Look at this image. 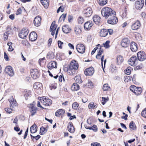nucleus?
Wrapping results in <instances>:
<instances>
[{
  "mask_svg": "<svg viewBox=\"0 0 146 146\" xmlns=\"http://www.w3.org/2000/svg\"><path fill=\"white\" fill-rule=\"evenodd\" d=\"M63 79L64 81H65L64 79V77L61 76L60 75V76L59 77V80L60 82H62V80Z\"/></svg>",
  "mask_w": 146,
  "mask_h": 146,
  "instance_id": "obj_60",
  "label": "nucleus"
},
{
  "mask_svg": "<svg viewBox=\"0 0 146 146\" xmlns=\"http://www.w3.org/2000/svg\"><path fill=\"white\" fill-rule=\"evenodd\" d=\"M41 3L44 7L47 8L49 6V0H40Z\"/></svg>",
  "mask_w": 146,
  "mask_h": 146,
  "instance_id": "obj_28",
  "label": "nucleus"
},
{
  "mask_svg": "<svg viewBox=\"0 0 146 146\" xmlns=\"http://www.w3.org/2000/svg\"><path fill=\"white\" fill-rule=\"evenodd\" d=\"M72 90H77L79 89V86L76 83L73 84L71 87Z\"/></svg>",
  "mask_w": 146,
  "mask_h": 146,
  "instance_id": "obj_34",
  "label": "nucleus"
},
{
  "mask_svg": "<svg viewBox=\"0 0 146 146\" xmlns=\"http://www.w3.org/2000/svg\"><path fill=\"white\" fill-rule=\"evenodd\" d=\"M64 113V111L62 109L58 110L55 113V115L56 116H59L61 115H62Z\"/></svg>",
  "mask_w": 146,
  "mask_h": 146,
  "instance_id": "obj_35",
  "label": "nucleus"
},
{
  "mask_svg": "<svg viewBox=\"0 0 146 146\" xmlns=\"http://www.w3.org/2000/svg\"><path fill=\"white\" fill-rule=\"evenodd\" d=\"M129 128L132 130H135L136 129V127L135 123L133 121L131 122L129 124Z\"/></svg>",
  "mask_w": 146,
  "mask_h": 146,
  "instance_id": "obj_39",
  "label": "nucleus"
},
{
  "mask_svg": "<svg viewBox=\"0 0 146 146\" xmlns=\"http://www.w3.org/2000/svg\"><path fill=\"white\" fill-rule=\"evenodd\" d=\"M94 68L91 67L85 70L84 73L86 76H92L94 73Z\"/></svg>",
  "mask_w": 146,
  "mask_h": 146,
  "instance_id": "obj_13",
  "label": "nucleus"
},
{
  "mask_svg": "<svg viewBox=\"0 0 146 146\" xmlns=\"http://www.w3.org/2000/svg\"><path fill=\"white\" fill-rule=\"evenodd\" d=\"M132 70V68L130 67H128L126 69V72L125 73L127 75H129Z\"/></svg>",
  "mask_w": 146,
  "mask_h": 146,
  "instance_id": "obj_48",
  "label": "nucleus"
},
{
  "mask_svg": "<svg viewBox=\"0 0 146 146\" xmlns=\"http://www.w3.org/2000/svg\"><path fill=\"white\" fill-rule=\"evenodd\" d=\"M77 51L79 53L83 54L85 51V47L84 44H78L76 46Z\"/></svg>",
  "mask_w": 146,
  "mask_h": 146,
  "instance_id": "obj_5",
  "label": "nucleus"
},
{
  "mask_svg": "<svg viewBox=\"0 0 146 146\" xmlns=\"http://www.w3.org/2000/svg\"><path fill=\"white\" fill-rule=\"evenodd\" d=\"M102 104L103 105H104L107 102L108 100V98H106L104 97H102Z\"/></svg>",
  "mask_w": 146,
  "mask_h": 146,
  "instance_id": "obj_50",
  "label": "nucleus"
},
{
  "mask_svg": "<svg viewBox=\"0 0 146 146\" xmlns=\"http://www.w3.org/2000/svg\"><path fill=\"white\" fill-rule=\"evenodd\" d=\"M48 67L49 69H51L52 68H56V62L54 61L50 62L48 65Z\"/></svg>",
  "mask_w": 146,
  "mask_h": 146,
  "instance_id": "obj_23",
  "label": "nucleus"
},
{
  "mask_svg": "<svg viewBox=\"0 0 146 146\" xmlns=\"http://www.w3.org/2000/svg\"><path fill=\"white\" fill-rule=\"evenodd\" d=\"M125 79L124 80V81L125 82H127L128 81V80L129 79H130V76H126V77H125Z\"/></svg>",
  "mask_w": 146,
  "mask_h": 146,
  "instance_id": "obj_64",
  "label": "nucleus"
},
{
  "mask_svg": "<svg viewBox=\"0 0 146 146\" xmlns=\"http://www.w3.org/2000/svg\"><path fill=\"white\" fill-rule=\"evenodd\" d=\"M108 33V31L106 29H102L100 32V35L102 37H105Z\"/></svg>",
  "mask_w": 146,
  "mask_h": 146,
  "instance_id": "obj_26",
  "label": "nucleus"
},
{
  "mask_svg": "<svg viewBox=\"0 0 146 146\" xmlns=\"http://www.w3.org/2000/svg\"><path fill=\"white\" fill-rule=\"evenodd\" d=\"M115 16L113 15L108 18L109 19L108 21V23L113 25L116 23L118 21V19Z\"/></svg>",
  "mask_w": 146,
  "mask_h": 146,
  "instance_id": "obj_10",
  "label": "nucleus"
},
{
  "mask_svg": "<svg viewBox=\"0 0 146 146\" xmlns=\"http://www.w3.org/2000/svg\"><path fill=\"white\" fill-rule=\"evenodd\" d=\"M74 80L76 82L78 83H81L82 82V81L81 80V76L80 75L76 76L74 78Z\"/></svg>",
  "mask_w": 146,
  "mask_h": 146,
  "instance_id": "obj_38",
  "label": "nucleus"
},
{
  "mask_svg": "<svg viewBox=\"0 0 146 146\" xmlns=\"http://www.w3.org/2000/svg\"><path fill=\"white\" fill-rule=\"evenodd\" d=\"M93 19L94 22L96 24L98 25L100 22L101 18L99 16L95 15L93 17Z\"/></svg>",
  "mask_w": 146,
  "mask_h": 146,
  "instance_id": "obj_27",
  "label": "nucleus"
},
{
  "mask_svg": "<svg viewBox=\"0 0 146 146\" xmlns=\"http://www.w3.org/2000/svg\"><path fill=\"white\" fill-rule=\"evenodd\" d=\"M13 34V30L10 28L8 29L7 32L4 33V39L6 40L8 36H10Z\"/></svg>",
  "mask_w": 146,
  "mask_h": 146,
  "instance_id": "obj_14",
  "label": "nucleus"
},
{
  "mask_svg": "<svg viewBox=\"0 0 146 146\" xmlns=\"http://www.w3.org/2000/svg\"><path fill=\"white\" fill-rule=\"evenodd\" d=\"M64 7L63 6H60L59 8L57 9V13H58L60 11L62 12H64Z\"/></svg>",
  "mask_w": 146,
  "mask_h": 146,
  "instance_id": "obj_51",
  "label": "nucleus"
},
{
  "mask_svg": "<svg viewBox=\"0 0 146 146\" xmlns=\"http://www.w3.org/2000/svg\"><path fill=\"white\" fill-rule=\"evenodd\" d=\"M78 64L77 62L75 60L72 61L67 68L66 67L64 70H66L69 74L73 75L77 72Z\"/></svg>",
  "mask_w": 146,
  "mask_h": 146,
  "instance_id": "obj_1",
  "label": "nucleus"
},
{
  "mask_svg": "<svg viewBox=\"0 0 146 146\" xmlns=\"http://www.w3.org/2000/svg\"><path fill=\"white\" fill-rule=\"evenodd\" d=\"M57 84L56 83H54L51 84L50 86L51 90L56 89L57 87Z\"/></svg>",
  "mask_w": 146,
  "mask_h": 146,
  "instance_id": "obj_47",
  "label": "nucleus"
},
{
  "mask_svg": "<svg viewBox=\"0 0 146 146\" xmlns=\"http://www.w3.org/2000/svg\"><path fill=\"white\" fill-rule=\"evenodd\" d=\"M137 61L136 57L135 56H133L128 61V64L132 66H134L136 65L135 62Z\"/></svg>",
  "mask_w": 146,
  "mask_h": 146,
  "instance_id": "obj_15",
  "label": "nucleus"
},
{
  "mask_svg": "<svg viewBox=\"0 0 146 146\" xmlns=\"http://www.w3.org/2000/svg\"><path fill=\"white\" fill-rule=\"evenodd\" d=\"M68 46L70 48V49H74V47L73 44L71 43H69L68 44Z\"/></svg>",
  "mask_w": 146,
  "mask_h": 146,
  "instance_id": "obj_62",
  "label": "nucleus"
},
{
  "mask_svg": "<svg viewBox=\"0 0 146 146\" xmlns=\"http://www.w3.org/2000/svg\"><path fill=\"white\" fill-rule=\"evenodd\" d=\"M68 130L71 133H73L74 131V128L72 124L69 123L68 124Z\"/></svg>",
  "mask_w": 146,
  "mask_h": 146,
  "instance_id": "obj_24",
  "label": "nucleus"
},
{
  "mask_svg": "<svg viewBox=\"0 0 146 146\" xmlns=\"http://www.w3.org/2000/svg\"><path fill=\"white\" fill-rule=\"evenodd\" d=\"M96 106V104H94L93 102H92L89 104L88 107L89 109L90 108H94Z\"/></svg>",
  "mask_w": 146,
  "mask_h": 146,
  "instance_id": "obj_46",
  "label": "nucleus"
},
{
  "mask_svg": "<svg viewBox=\"0 0 146 146\" xmlns=\"http://www.w3.org/2000/svg\"><path fill=\"white\" fill-rule=\"evenodd\" d=\"M22 12V11L21 9L20 8H19L17 9L16 14L17 15H19L21 14Z\"/></svg>",
  "mask_w": 146,
  "mask_h": 146,
  "instance_id": "obj_56",
  "label": "nucleus"
},
{
  "mask_svg": "<svg viewBox=\"0 0 146 146\" xmlns=\"http://www.w3.org/2000/svg\"><path fill=\"white\" fill-rule=\"evenodd\" d=\"M110 87L108 86V84H104L103 87V89L104 91L108 90L110 88Z\"/></svg>",
  "mask_w": 146,
  "mask_h": 146,
  "instance_id": "obj_45",
  "label": "nucleus"
},
{
  "mask_svg": "<svg viewBox=\"0 0 146 146\" xmlns=\"http://www.w3.org/2000/svg\"><path fill=\"white\" fill-rule=\"evenodd\" d=\"M103 51V49L101 48V47H100V48H99V50H98V54L96 56V57L97 59H100V55L102 54Z\"/></svg>",
  "mask_w": 146,
  "mask_h": 146,
  "instance_id": "obj_36",
  "label": "nucleus"
},
{
  "mask_svg": "<svg viewBox=\"0 0 146 146\" xmlns=\"http://www.w3.org/2000/svg\"><path fill=\"white\" fill-rule=\"evenodd\" d=\"M9 18L13 20L14 19L15 17V15L14 14H12L9 16Z\"/></svg>",
  "mask_w": 146,
  "mask_h": 146,
  "instance_id": "obj_61",
  "label": "nucleus"
},
{
  "mask_svg": "<svg viewBox=\"0 0 146 146\" xmlns=\"http://www.w3.org/2000/svg\"><path fill=\"white\" fill-rule=\"evenodd\" d=\"M91 146H101L100 143H93L91 144Z\"/></svg>",
  "mask_w": 146,
  "mask_h": 146,
  "instance_id": "obj_59",
  "label": "nucleus"
},
{
  "mask_svg": "<svg viewBox=\"0 0 146 146\" xmlns=\"http://www.w3.org/2000/svg\"><path fill=\"white\" fill-rule=\"evenodd\" d=\"M88 86L90 88L92 87L93 86V84L91 81H88Z\"/></svg>",
  "mask_w": 146,
  "mask_h": 146,
  "instance_id": "obj_58",
  "label": "nucleus"
},
{
  "mask_svg": "<svg viewBox=\"0 0 146 146\" xmlns=\"http://www.w3.org/2000/svg\"><path fill=\"white\" fill-rule=\"evenodd\" d=\"M42 86V84L39 82H36L33 85L34 89L37 90L41 89Z\"/></svg>",
  "mask_w": 146,
  "mask_h": 146,
  "instance_id": "obj_29",
  "label": "nucleus"
},
{
  "mask_svg": "<svg viewBox=\"0 0 146 146\" xmlns=\"http://www.w3.org/2000/svg\"><path fill=\"white\" fill-rule=\"evenodd\" d=\"M142 89L141 87H136L135 90H134V93L136 95H140L142 92Z\"/></svg>",
  "mask_w": 146,
  "mask_h": 146,
  "instance_id": "obj_31",
  "label": "nucleus"
},
{
  "mask_svg": "<svg viewBox=\"0 0 146 146\" xmlns=\"http://www.w3.org/2000/svg\"><path fill=\"white\" fill-rule=\"evenodd\" d=\"M58 47L60 49H62V46L64 44L63 42L60 40H58Z\"/></svg>",
  "mask_w": 146,
  "mask_h": 146,
  "instance_id": "obj_52",
  "label": "nucleus"
},
{
  "mask_svg": "<svg viewBox=\"0 0 146 146\" xmlns=\"http://www.w3.org/2000/svg\"><path fill=\"white\" fill-rule=\"evenodd\" d=\"M141 114L143 117L146 118V108L142 111Z\"/></svg>",
  "mask_w": 146,
  "mask_h": 146,
  "instance_id": "obj_54",
  "label": "nucleus"
},
{
  "mask_svg": "<svg viewBox=\"0 0 146 146\" xmlns=\"http://www.w3.org/2000/svg\"><path fill=\"white\" fill-rule=\"evenodd\" d=\"M137 57L139 61H143L146 59V54L145 52L141 51L138 52Z\"/></svg>",
  "mask_w": 146,
  "mask_h": 146,
  "instance_id": "obj_6",
  "label": "nucleus"
},
{
  "mask_svg": "<svg viewBox=\"0 0 146 146\" xmlns=\"http://www.w3.org/2000/svg\"><path fill=\"white\" fill-rule=\"evenodd\" d=\"M41 21V18L40 16H37L35 17L34 20V25L36 27L39 26L40 25Z\"/></svg>",
  "mask_w": 146,
  "mask_h": 146,
  "instance_id": "obj_18",
  "label": "nucleus"
},
{
  "mask_svg": "<svg viewBox=\"0 0 146 146\" xmlns=\"http://www.w3.org/2000/svg\"><path fill=\"white\" fill-rule=\"evenodd\" d=\"M130 48L132 51L136 52L138 49L136 43L134 42H131L130 45Z\"/></svg>",
  "mask_w": 146,
  "mask_h": 146,
  "instance_id": "obj_22",
  "label": "nucleus"
},
{
  "mask_svg": "<svg viewBox=\"0 0 146 146\" xmlns=\"http://www.w3.org/2000/svg\"><path fill=\"white\" fill-rule=\"evenodd\" d=\"M28 107L29 108L31 116H33L36 113L37 108L33 104L28 105Z\"/></svg>",
  "mask_w": 146,
  "mask_h": 146,
  "instance_id": "obj_8",
  "label": "nucleus"
},
{
  "mask_svg": "<svg viewBox=\"0 0 146 146\" xmlns=\"http://www.w3.org/2000/svg\"><path fill=\"white\" fill-rule=\"evenodd\" d=\"M29 39L32 41H35L37 38V35L36 33L35 32H32L29 35Z\"/></svg>",
  "mask_w": 146,
  "mask_h": 146,
  "instance_id": "obj_20",
  "label": "nucleus"
},
{
  "mask_svg": "<svg viewBox=\"0 0 146 146\" xmlns=\"http://www.w3.org/2000/svg\"><path fill=\"white\" fill-rule=\"evenodd\" d=\"M9 100L10 103V108H6L5 110L8 113H10L13 111L14 110L15 107L17 106V103L15 99L12 96L10 97Z\"/></svg>",
  "mask_w": 146,
  "mask_h": 146,
  "instance_id": "obj_3",
  "label": "nucleus"
},
{
  "mask_svg": "<svg viewBox=\"0 0 146 146\" xmlns=\"http://www.w3.org/2000/svg\"><path fill=\"white\" fill-rule=\"evenodd\" d=\"M29 33L28 30L26 29H23L21 32L19 33V37L21 38L25 39Z\"/></svg>",
  "mask_w": 146,
  "mask_h": 146,
  "instance_id": "obj_12",
  "label": "nucleus"
},
{
  "mask_svg": "<svg viewBox=\"0 0 146 146\" xmlns=\"http://www.w3.org/2000/svg\"><path fill=\"white\" fill-rule=\"evenodd\" d=\"M130 41L127 38H123L121 42V46L123 47L126 48L128 46Z\"/></svg>",
  "mask_w": 146,
  "mask_h": 146,
  "instance_id": "obj_17",
  "label": "nucleus"
},
{
  "mask_svg": "<svg viewBox=\"0 0 146 146\" xmlns=\"http://www.w3.org/2000/svg\"><path fill=\"white\" fill-rule=\"evenodd\" d=\"M84 21L83 17L80 16L78 19V23L80 24H82Z\"/></svg>",
  "mask_w": 146,
  "mask_h": 146,
  "instance_id": "obj_43",
  "label": "nucleus"
},
{
  "mask_svg": "<svg viewBox=\"0 0 146 146\" xmlns=\"http://www.w3.org/2000/svg\"><path fill=\"white\" fill-rule=\"evenodd\" d=\"M123 57L120 55L117 56V62L118 64H120L123 61Z\"/></svg>",
  "mask_w": 146,
  "mask_h": 146,
  "instance_id": "obj_32",
  "label": "nucleus"
},
{
  "mask_svg": "<svg viewBox=\"0 0 146 146\" xmlns=\"http://www.w3.org/2000/svg\"><path fill=\"white\" fill-rule=\"evenodd\" d=\"M40 134L42 135L45 133L47 131V128L46 127L44 128V127L42 126L40 128Z\"/></svg>",
  "mask_w": 146,
  "mask_h": 146,
  "instance_id": "obj_37",
  "label": "nucleus"
},
{
  "mask_svg": "<svg viewBox=\"0 0 146 146\" xmlns=\"http://www.w3.org/2000/svg\"><path fill=\"white\" fill-rule=\"evenodd\" d=\"M5 72L10 76H11L14 75V72L12 67L11 66H7L5 68Z\"/></svg>",
  "mask_w": 146,
  "mask_h": 146,
  "instance_id": "obj_16",
  "label": "nucleus"
},
{
  "mask_svg": "<svg viewBox=\"0 0 146 146\" xmlns=\"http://www.w3.org/2000/svg\"><path fill=\"white\" fill-rule=\"evenodd\" d=\"M144 5V1L143 0H137L135 2V7L137 9L140 10L143 7Z\"/></svg>",
  "mask_w": 146,
  "mask_h": 146,
  "instance_id": "obj_7",
  "label": "nucleus"
},
{
  "mask_svg": "<svg viewBox=\"0 0 146 146\" xmlns=\"http://www.w3.org/2000/svg\"><path fill=\"white\" fill-rule=\"evenodd\" d=\"M141 26L140 22L139 21H136L131 26V28L133 30H136L140 27Z\"/></svg>",
  "mask_w": 146,
  "mask_h": 146,
  "instance_id": "obj_21",
  "label": "nucleus"
},
{
  "mask_svg": "<svg viewBox=\"0 0 146 146\" xmlns=\"http://www.w3.org/2000/svg\"><path fill=\"white\" fill-rule=\"evenodd\" d=\"M92 129L94 131L96 132L98 130L97 126L96 125H94L92 127Z\"/></svg>",
  "mask_w": 146,
  "mask_h": 146,
  "instance_id": "obj_57",
  "label": "nucleus"
},
{
  "mask_svg": "<svg viewBox=\"0 0 146 146\" xmlns=\"http://www.w3.org/2000/svg\"><path fill=\"white\" fill-rule=\"evenodd\" d=\"M107 0H98V3L101 6H104L107 3Z\"/></svg>",
  "mask_w": 146,
  "mask_h": 146,
  "instance_id": "obj_40",
  "label": "nucleus"
},
{
  "mask_svg": "<svg viewBox=\"0 0 146 146\" xmlns=\"http://www.w3.org/2000/svg\"><path fill=\"white\" fill-rule=\"evenodd\" d=\"M110 41L109 40L107 41L105 43L103 44L105 48H108L110 47L109 44L110 43Z\"/></svg>",
  "mask_w": 146,
  "mask_h": 146,
  "instance_id": "obj_49",
  "label": "nucleus"
},
{
  "mask_svg": "<svg viewBox=\"0 0 146 146\" xmlns=\"http://www.w3.org/2000/svg\"><path fill=\"white\" fill-rule=\"evenodd\" d=\"M63 31L65 33L67 34L69 33L71 30V29L68 25L64 26L62 28Z\"/></svg>",
  "mask_w": 146,
  "mask_h": 146,
  "instance_id": "obj_25",
  "label": "nucleus"
},
{
  "mask_svg": "<svg viewBox=\"0 0 146 146\" xmlns=\"http://www.w3.org/2000/svg\"><path fill=\"white\" fill-rule=\"evenodd\" d=\"M93 24L91 21H89L85 23L84 25V29L87 30H89Z\"/></svg>",
  "mask_w": 146,
  "mask_h": 146,
  "instance_id": "obj_19",
  "label": "nucleus"
},
{
  "mask_svg": "<svg viewBox=\"0 0 146 146\" xmlns=\"http://www.w3.org/2000/svg\"><path fill=\"white\" fill-rule=\"evenodd\" d=\"M4 58L5 59L6 61H7L9 60L8 57L5 52L4 53Z\"/></svg>",
  "mask_w": 146,
  "mask_h": 146,
  "instance_id": "obj_63",
  "label": "nucleus"
},
{
  "mask_svg": "<svg viewBox=\"0 0 146 146\" xmlns=\"http://www.w3.org/2000/svg\"><path fill=\"white\" fill-rule=\"evenodd\" d=\"M42 104L46 106L50 105L52 103V101L48 98L42 97L40 98V99Z\"/></svg>",
  "mask_w": 146,
  "mask_h": 146,
  "instance_id": "obj_4",
  "label": "nucleus"
},
{
  "mask_svg": "<svg viewBox=\"0 0 146 146\" xmlns=\"http://www.w3.org/2000/svg\"><path fill=\"white\" fill-rule=\"evenodd\" d=\"M36 125L35 124H34L30 128V130L31 133H34L37 131Z\"/></svg>",
  "mask_w": 146,
  "mask_h": 146,
  "instance_id": "obj_33",
  "label": "nucleus"
},
{
  "mask_svg": "<svg viewBox=\"0 0 146 146\" xmlns=\"http://www.w3.org/2000/svg\"><path fill=\"white\" fill-rule=\"evenodd\" d=\"M92 13V9L90 7L87 8L85 9L83 11L84 15L86 17H89L91 16Z\"/></svg>",
  "mask_w": 146,
  "mask_h": 146,
  "instance_id": "obj_11",
  "label": "nucleus"
},
{
  "mask_svg": "<svg viewBox=\"0 0 146 146\" xmlns=\"http://www.w3.org/2000/svg\"><path fill=\"white\" fill-rule=\"evenodd\" d=\"M66 14H63L60 17L58 21L59 22H61L62 21H64L66 17Z\"/></svg>",
  "mask_w": 146,
  "mask_h": 146,
  "instance_id": "obj_41",
  "label": "nucleus"
},
{
  "mask_svg": "<svg viewBox=\"0 0 146 146\" xmlns=\"http://www.w3.org/2000/svg\"><path fill=\"white\" fill-rule=\"evenodd\" d=\"M79 106V104L77 102H74L72 104V108L75 110H77Z\"/></svg>",
  "mask_w": 146,
  "mask_h": 146,
  "instance_id": "obj_42",
  "label": "nucleus"
},
{
  "mask_svg": "<svg viewBox=\"0 0 146 146\" xmlns=\"http://www.w3.org/2000/svg\"><path fill=\"white\" fill-rule=\"evenodd\" d=\"M31 75L34 79H36L39 77V74L38 70L37 69H33L31 71Z\"/></svg>",
  "mask_w": 146,
  "mask_h": 146,
  "instance_id": "obj_9",
  "label": "nucleus"
},
{
  "mask_svg": "<svg viewBox=\"0 0 146 146\" xmlns=\"http://www.w3.org/2000/svg\"><path fill=\"white\" fill-rule=\"evenodd\" d=\"M55 24V21H54L52 23V24L50 27V31H55L57 26V25H56Z\"/></svg>",
  "mask_w": 146,
  "mask_h": 146,
  "instance_id": "obj_30",
  "label": "nucleus"
},
{
  "mask_svg": "<svg viewBox=\"0 0 146 146\" xmlns=\"http://www.w3.org/2000/svg\"><path fill=\"white\" fill-rule=\"evenodd\" d=\"M74 32L76 34H79L81 32L80 29L79 28L75 27L74 29Z\"/></svg>",
  "mask_w": 146,
  "mask_h": 146,
  "instance_id": "obj_53",
  "label": "nucleus"
},
{
  "mask_svg": "<svg viewBox=\"0 0 146 146\" xmlns=\"http://www.w3.org/2000/svg\"><path fill=\"white\" fill-rule=\"evenodd\" d=\"M13 43L11 42H8L7 43V45L9 46V51H12L14 50V48L12 47Z\"/></svg>",
  "mask_w": 146,
  "mask_h": 146,
  "instance_id": "obj_44",
  "label": "nucleus"
},
{
  "mask_svg": "<svg viewBox=\"0 0 146 146\" xmlns=\"http://www.w3.org/2000/svg\"><path fill=\"white\" fill-rule=\"evenodd\" d=\"M136 89V87L134 85H131L130 87V90L134 93V90H135Z\"/></svg>",
  "mask_w": 146,
  "mask_h": 146,
  "instance_id": "obj_55",
  "label": "nucleus"
},
{
  "mask_svg": "<svg viewBox=\"0 0 146 146\" xmlns=\"http://www.w3.org/2000/svg\"><path fill=\"white\" fill-rule=\"evenodd\" d=\"M101 12L102 15L106 19H108L113 15H116V13L114 11L108 7L103 8L102 9Z\"/></svg>",
  "mask_w": 146,
  "mask_h": 146,
  "instance_id": "obj_2",
  "label": "nucleus"
}]
</instances>
